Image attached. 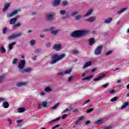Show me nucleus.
Masks as SVG:
<instances>
[{
    "mask_svg": "<svg viewBox=\"0 0 129 129\" xmlns=\"http://www.w3.org/2000/svg\"><path fill=\"white\" fill-rule=\"evenodd\" d=\"M59 126H60V125L57 124V125H56L55 126L52 127V129L57 128V127H59Z\"/></svg>",
    "mask_w": 129,
    "mask_h": 129,
    "instance_id": "nucleus-54",
    "label": "nucleus"
},
{
    "mask_svg": "<svg viewBox=\"0 0 129 129\" xmlns=\"http://www.w3.org/2000/svg\"><path fill=\"white\" fill-rule=\"evenodd\" d=\"M25 65H26V61H25V60H20L18 64V69H19L20 71L22 72V73H24L23 69L25 68Z\"/></svg>",
    "mask_w": 129,
    "mask_h": 129,
    "instance_id": "nucleus-3",
    "label": "nucleus"
},
{
    "mask_svg": "<svg viewBox=\"0 0 129 129\" xmlns=\"http://www.w3.org/2000/svg\"><path fill=\"white\" fill-rule=\"evenodd\" d=\"M82 18V16L81 15H77L75 17V20H80Z\"/></svg>",
    "mask_w": 129,
    "mask_h": 129,
    "instance_id": "nucleus-41",
    "label": "nucleus"
},
{
    "mask_svg": "<svg viewBox=\"0 0 129 129\" xmlns=\"http://www.w3.org/2000/svg\"><path fill=\"white\" fill-rule=\"evenodd\" d=\"M68 4V3L67 2V1H63L62 3V6H63L64 7H65V6H67Z\"/></svg>",
    "mask_w": 129,
    "mask_h": 129,
    "instance_id": "nucleus-45",
    "label": "nucleus"
},
{
    "mask_svg": "<svg viewBox=\"0 0 129 129\" xmlns=\"http://www.w3.org/2000/svg\"><path fill=\"white\" fill-rule=\"evenodd\" d=\"M93 77V75H91L89 77H87L85 78H84L82 79L83 81H84V80H90L91 78H92Z\"/></svg>",
    "mask_w": 129,
    "mask_h": 129,
    "instance_id": "nucleus-23",
    "label": "nucleus"
},
{
    "mask_svg": "<svg viewBox=\"0 0 129 129\" xmlns=\"http://www.w3.org/2000/svg\"><path fill=\"white\" fill-rule=\"evenodd\" d=\"M111 53H112V51H111V50L108 51H107V52L106 53V55L107 56H108V55H110V54H111Z\"/></svg>",
    "mask_w": 129,
    "mask_h": 129,
    "instance_id": "nucleus-50",
    "label": "nucleus"
},
{
    "mask_svg": "<svg viewBox=\"0 0 129 129\" xmlns=\"http://www.w3.org/2000/svg\"><path fill=\"white\" fill-rule=\"evenodd\" d=\"M92 12H93V10L92 9L89 10L86 14L84 15V17H88V16H90V15L92 14Z\"/></svg>",
    "mask_w": 129,
    "mask_h": 129,
    "instance_id": "nucleus-14",
    "label": "nucleus"
},
{
    "mask_svg": "<svg viewBox=\"0 0 129 129\" xmlns=\"http://www.w3.org/2000/svg\"><path fill=\"white\" fill-rule=\"evenodd\" d=\"M60 118H61L60 117H59L58 118H56L55 119L52 120L51 121H49V123H52V122H54V121H57V120H59V119H60Z\"/></svg>",
    "mask_w": 129,
    "mask_h": 129,
    "instance_id": "nucleus-37",
    "label": "nucleus"
},
{
    "mask_svg": "<svg viewBox=\"0 0 129 129\" xmlns=\"http://www.w3.org/2000/svg\"><path fill=\"white\" fill-rule=\"evenodd\" d=\"M50 31H51V33L53 35H56L57 33H58V30H54V27H50L49 29Z\"/></svg>",
    "mask_w": 129,
    "mask_h": 129,
    "instance_id": "nucleus-15",
    "label": "nucleus"
},
{
    "mask_svg": "<svg viewBox=\"0 0 129 129\" xmlns=\"http://www.w3.org/2000/svg\"><path fill=\"white\" fill-rule=\"evenodd\" d=\"M91 64H92V63L91 62V61H88V62H86L84 66H83L82 68L83 69H85V68H87V67H89V66H91Z\"/></svg>",
    "mask_w": 129,
    "mask_h": 129,
    "instance_id": "nucleus-11",
    "label": "nucleus"
},
{
    "mask_svg": "<svg viewBox=\"0 0 129 129\" xmlns=\"http://www.w3.org/2000/svg\"><path fill=\"white\" fill-rule=\"evenodd\" d=\"M126 10H127V8H123V9L120 10L119 11H118L117 12V14L120 15V14H121L122 13H123L124 12V11H126Z\"/></svg>",
    "mask_w": 129,
    "mask_h": 129,
    "instance_id": "nucleus-21",
    "label": "nucleus"
},
{
    "mask_svg": "<svg viewBox=\"0 0 129 129\" xmlns=\"http://www.w3.org/2000/svg\"><path fill=\"white\" fill-rule=\"evenodd\" d=\"M53 49L56 50V51H59L61 50V45L60 44H56L53 46Z\"/></svg>",
    "mask_w": 129,
    "mask_h": 129,
    "instance_id": "nucleus-16",
    "label": "nucleus"
},
{
    "mask_svg": "<svg viewBox=\"0 0 129 129\" xmlns=\"http://www.w3.org/2000/svg\"><path fill=\"white\" fill-rule=\"evenodd\" d=\"M70 110H72V108H70V109L68 108H67L65 110L63 111L62 112H66L67 111H70Z\"/></svg>",
    "mask_w": 129,
    "mask_h": 129,
    "instance_id": "nucleus-47",
    "label": "nucleus"
},
{
    "mask_svg": "<svg viewBox=\"0 0 129 129\" xmlns=\"http://www.w3.org/2000/svg\"><path fill=\"white\" fill-rule=\"evenodd\" d=\"M128 105V102H126L125 103H124L121 106V108L122 109H123V108H125V107H126V106H127Z\"/></svg>",
    "mask_w": 129,
    "mask_h": 129,
    "instance_id": "nucleus-31",
    "label": "nucleus"
},
{
    "mask_svg": "<svg viewBox=\"0 0 129 129\" xmlns=\"http://www.w3.org/2000/svg\"><path fill=\"white\" fill-rule=\"evenodd\" d=\"M59 14L61 15L62 16H64V15H66L64 16H63L61 17V20H67L68 18H69V12L66 11V10H60L59 11Z\"/></svg>",
    "mask_w": 129,
    "mask_h": 129,
    "instance_id": "nucleus-4",
    "label": "nucleus"
},
{
    "mask_svg": "<svg viewBox=\"0 0 129 129\" xmlns=\"http://www.w3.org/2000/svg\"><path fill=\"white\" fill-rule=\"evenodd\" d=\"M40 38H45V35H44V34H41L40 35Z\"/></svg>",
    "mask_w": 129,
    "mask_h": 129,
    "instance_id": "nucleus-60",
    "label": "nucleus"
},
{
    "mask_svg": "<svg viewBox=\"0 0 129 129\" xmlns=\"http://www.w3.org/2000/svg\"><path fill=\"white\" fill-rule=\"evenodd\" d=\"M105 77V75H102L101 76L98 77L97 78L94 79V81H98L99 80H101L102 78H104Z\"/></svg>",
    "mask_w": 129,
    "mask_h": 129,
    "instance_id": "nucleus-17",
    "label": "nucleus"
},
{
    "mask_svg": "<svg viewBox=\"0 0 129 129\" xmlns=\"http://www.w3.org/2000/svg\"><path fill=\"white\" fill-rule=\"evenodd\" d=\"M39 94L40 96H44L45 95V92L43 91L40 92Z\"/></svg>",
    "mask_w": 129,
    "mask_h": 129,
    "instance_id": "nucleus-46",
    "label": "nucleus"
},
{
    "mask_svg": "<svg viewBox=\"0 0 129 129\" xmlns=\"http://www.w3.org/2000/svg\"><path fill=\"white\" fill-rule=\"evenodd\" d=\"M90 123V121H87L86 122V124H89Z\"/></svg>",
    "mask_w": 129,
    "mask_h": 129,
    "instance_id": "nucleus-64",
    "label": "nucleus"
},
{
    "mask_svg": "<svg viewBox=\"0 0 129 129\" xmlns=\"http://www.w3.org/2000/svg\"><path fill=\"white\" fill-rule=\"evenodd\" d=\"M102 123V120H98L95 122V124H101Z\"/></svg>",
    "mask_w": 129,
    "mask_h": 129,
    "instance_id": "nucleus-39",
    "label": "nucleus"
},
{
    "mask_svg": "<svg viewBox=\"0 0 129 129\" xmlns=\"http://www.w3.org/2000/svg\"><path fill=\"white\" fill-rule=\"evenodd\" d=\"M8 121L9 122V124H12V120L10 119H8Z\"/></svg>",
    "mask_w": 129,
    "mask_h": 129,
    "instance_id": "nucleus-63",
    "label": "nucleus"
},
{
    "mask_svg": "<svg viewBox=\"0 0 129 129\" xmlns=\"http://www.w3.org/2000/svg\"><path fill=\"white\" fill-rule=\"evenodd\" d=\"M11 6V3H6L4 5V8L3 9V12H7V11H8L9 10V8H10V7Z\"/></svg>",
    "mask_w": 129,
    "mask_h": 129,
    "instance_id": "nucleus-9",
    "label": "nucleus"
},
{
    "mask_svg": "<svg viewBox=\"0 0 129 129\" xmlns=\"http://www.w3.org/2000/svg\"><path fill=\"white\" fill-rule=\"evenodd\" d=\"M35 44H36V40L32 39L30 41V45H31V46H34V45H35Z\"/></svg>",
    "mask_w": 129,
    "mask_h": 129,
    "instance_id": "nucleus-33",
    "label": "nucleus"
},
{
    "mask_svg": "<svg viewBox=\"0 0 129 129\" xmlns=\"http://www.w3.org/2000/svg\"><path fill=\"white\" fill-rule=\"evenodd\" d=\"M55 16V13L51 12L50 13H48L46 14V20L47 21H52L54 20V16Z\"/></svg>",
    "mask_w": 129,
    "mask_h": 129,
    "instance_id": "nucleus-6",
    "label": "nucleus"
},
{
    "mask_svg": "<svg viewBox=\"0 0 129 129\" xmlns=\"http://www.w3.org/2000/svg\"><path fill=\"white\" fill-rule=\"evenodd\" d=\"M96 19V17H95V16H93L88 18L86 20V21H87V22H90V23H92V22H94Z\"/></svg>",
    "mask_w": 129,
    "mask_h": 129,
    "instance_id": "nucleus-10",
    "label": "nucleus"
},
{
    "mask_svg": "<svg viewBox=\"0 0 129 129\" xmlns=\"http://www.w3.org/2000/svg\"><path fill=\"white\" fill-rule=\"evenodd\" d=\"M101 50H102V46H98L94 51L95 54L97 55H100L101 54Z\"/></svg>",
    "mask_w": 129,
    "mask_h": 129,
    "instance_id": "nucleus-8",
    "label": "nucleus"
},
{
    "mask_svg": "<svg viewBox=\"0 0 129 129\" xmlns=\"http://www.w3.org/2000/svg\"><path fill=\"white\" fill-rule=\"evenodd\" d=\"M4 80H5V77L4 76H0V83H2V82H4Z\"/></svg>",
    "mask_w": 129,
    "mask_h": 129,
    "instance_id": "nucleus-38",
    "label": "nucleus"
},
{
    "mask_svg": "<svg viewBox=\"0 0 129 129\" xmlns=\"http://www.w3.org/2000/svg\"><path fill=\"white\" fill-rule=\"evenodd\" d=\"M17 63H18V59L14 58H13V60H12V64L13 65H16V64H17Z\"/></svg>",
    "mask_w": 129,
    "mask_h": 129,
    "instance_id": "nucleus-29",
    "label": "nucleus"
},
{
    "mask_svg": "<svg viewBox=\"0 0 129 129\" xmlns=\"http://www.w3.org/2000/svg\"><path fill=\"white\" fill-rule=\"evenodd\" d=\"M26 82H18L16 83V85L18 87H21V86H24V85H26Z\"/></svg>",
    "mask_w": 129,
    "mask_h": 129,
    "instance_id": "nucleus-19",
    "label": "nucleus"
},
{
    "mask_svg": "<svg viewBox=\"0 0 129 129\" xmlns=\"http://www.w3.org/2000/svg\"><path fill=\"white\" fill-rule=\"evenodd\" d=\"M64 57H65V54H62L59 55H58V54H53L51 56V59H52V60L50 62V64L51 65L55 64V63H57L58 61L63 59Z\"/></svg>",
    "mask_w": 129,
    "mask_h": 129,
    "instance_id": "nucleus-2",
    "label": "nucleus"
},
{
    "mask_svg": "<svg viewBox=\"0 0 129 129\" xmlns=\"http://www.w3.org/2000/svg\"><path fill=\"white\" fill-rule=\"evenodd\" d=\"M16 44H17V43L13 42V43H11V44H9V47H8V50H13V46H14V45H16Z\"/></svg>",
    "mask_w": 129,
    "mask_h": 129,
    "instance_id": "nucleus-24",
    "label": "nucleus"
},
{
    "mask_svg": "<svg viewBox=\"0 0 129 129\" xmlns=\"http://www.w3.org/2000/svg\"><path fill=\"white\" fill-rule=\"evenodd\" d=\"M111 128H112V126L109 125V126H107L104 127L103 129H111Z\"/></svg>",
    "mask_w": 129,
    "mask_h": 129,
    "instance_id": "nucleus-51",
    "label": "nucleus"
},
{
    "mask_svg": "<svg viewBox=\"0 0 129 129\" xmlns=\"http://www.w3.org/2000/svg\"><path fill=\"white\" fill-rule=\"evenodd\" d=\"M3 106L4 108H9V106H10V104L8 102H4L3 103Z\"/></svg>",
    "mask_w": 129,
    "mask_h": 129,
    "instance_id": "nucleus-22",
    "label": "nucleus"
},
{
    "mask_svg": "<svg viewBox=\"0 0 129 129\" xmlns=\"http://www.w3.org/2000/svg\"><path fill=\"white\" fill-rule=\"evenodd\" d=\"M60 3H61V0H55L52 3V5L53 7H57L60 5Z\"/></svg>",
    "mask_w": 129,
    "mask_h": 129,
    "instance_id": "nucleus-12",
    "label": "nucleus"
},
{
    "mask_svg": "<svg viewBox=\"0 0 129 129\" xmlns=\"http://www.w3.org/2000/svg\"><path fill=\"white\" fill-rule=\"evenodd\" d=\"M19 18H20V15H18L17 17H15L14 18H15L16 19V21H17Z\"/></svg>",
    "mask_w": 129,
    "mask_h": 129,
    "instance_id": "nucleus-62",
    "label": "nucleus"
},
{
    "mask_svg": "<svg viewBox=\"0 0 129 129\" xmlns=\"http://www.w3.org/2000/svg\"><path fill=\"white\" fill-rule=\"evenodd\" d=\"M111 21H112V18H109L104 21V23L105 24H109V23L111 22Z\"/></svg>",
    "mask_w": 129,
    "mask_h": 129,
    "instance_id": "nucleus-20",
    "label": "nucleus"
},
{
    "mask_svg": "<svg viewBox=\"0 0 129 129\" xmlns=\"http://www.w3.org/2000/svg\"><path fill=\"white\" fill-rule=\"evenodd\" d=\"M44 90L45 92H50L52 91V89H51V87H47L44 89Z\"/></svg>",
    "mask_w": 129,
    "mask_h": 129,
    "instance_id": "nucleus-25",
    "label": "nucleus"
},
{
    "mask_svg": "<svg viewBox=\"0 0 129 129\" xmlns=\"http://www.w3.org/2000/svg\"><path fill=\"white\" fill-rule=\"evenodd\" d=\"M19 27H21V23L20 22H18L17 24L13 25V29H15V28H18Z\"/></svg>",
    "mask_w": 129,
    "mask_h": 129,
    "instance_id": "nucleus-30",
    "label": "nucleus"
},
{
    "mask_svg": "<svg viewBox=\"0 0 129 129\" xmlns=\"http://www.w3.org/2000/svg\"><path fill=\"white\" fill-rule=\"evenodd\" d=\"M89 45H92L93 44H94V39L91 38L90 39L89 41Z\"/></svg>",
    "mask_w": 129,
    "mask_h": 129,
    "instance_id": "nucleus-32",
    "label": "nucleus"
},
{
    "mask_svg": "<svg viewBox=\"0 0 129 129\" xmlns=\"http://www.w3.org/2000/svg\"><path fill=\"white\" fill-rule=\"evenodd\" d=\"M89 33L88 30H82V31H76L73 32L71 34L72 37L75 38H80V37H83V36H86Z\"/></svg>",
    "mask_w": 129,
    "mask_h": 129,
    "instance_id": "nucleus-1",
    "label": "nucleus"
},
{
    "mask_svg": "<svg viewBox=\"0 0 129 129\" xmlns=\"http://www.w3.org/2000/svg\"><path fill=\"white\" fill-rule=\"evenodd\" d=\"M90 101V100H87L85 101L84 104H86V103H88V102H89Z\"/></svg>",
    "mask_w": 129,
    "mask_h": 129,
    "instance_id": "nucleus-58",
    "label": "nucleus"
},
{
    "mask_svg": "<svg viewBox=\"0 0 129 129\" xmlns=\"http://www.w3.org/2000/svg\"><path fill=\"white\" fill-rule=\"evenodd\" d=\"M6 32H7V28H5L3 30V34H6Z\"/></svg>",
    "mask_w": 129,
    "mask_h": 129,
    "instance_id": "nucleus-56",
    "label": "nucleus"
},
{
    "mask_svg": "<svg viewBox=\"0 0 129 129\" xmlns=\"http://www.w3.org/2000/svg\"><path fill=\"white\" fill-rule=\"evenodd\" d=\"M94 109L93 108H91L90 109H87L86 111V112H87L88 113H89V112H91V111H93Z\"/></svg>",
    "mask_w": 129,
    "mask_h": 129,
    "instance_id": "nucleus-40",
    "label": "nucleus"
},
{
    "mask_svg": "<svg viewBox=\"0 0 129 129\" xmlns=\"http://www.w3.org/2000/svg\"><path fill=\"white\" fill-rule=\"evenodd\" d=\"M72 53L74 55H76V54H79V51L76 49H74L72 50Z\"/></svg>",
    "mask_w": 129,
    "mask_h": 129,
    "instance_id": "nucleus-28",
    "label": "nucleus"
},
{
    "mask_svg": "<svg viewBox=\"0 0 129 129\" xmlns=\"http://www.w3.org/2000/svg\"><path fill=\"white\" fill-rule=\"evenodd\" d=\"M40 51H41V50H40V49H36L35 50V53H36V54H38V53H40Z\"/></svg>",
    "mask_w": 129,
    "mask_h": 129,
    "instance_id": "nucleus-55",
    "label": "nucleus"
},
{
    "mask_svg": "<svg viewBox=\"0 0 129 129\" xmlns=\"http://www.w3.org/2000/svg\"><path fill=\"white\" fill-rule=\"evenodd\" d=\"M112 93H115V91H114V90H112L110 91V94H112Z\"/></svg>",
    "mask_w": 129,
    "mask_h": 129,
    "instance_id": "nucleus-59",
    "label": "nucleus"
},
{
    "mask_svg": "<svg viewBox=\"0 0 129 129\" xmlns=\"http://www.w3.org/2000/svg\"><path fill=\"white\" fill-rule=\"evenodd\" d=\"M76 15H78V12L75 11V12H72L71 13V16L73 17V16H76Z\"/></svg>",
    "mask_w": 129,
    "mask_h": 129,
    "instance_id": "nucleus-35",
    "label": "nucleus"
},
{
    "mask_svg": "<svg viewBox=\"0 0 129 129\" xmlns=\"http://www.w3.org/2000/svg\"><path fill=\"white\" fill-rule=\"evenodd\" d=\"M67 117V114H66L62 115V116H61L62 119H65V118H66Z\"/></svg>",
    "mask_w": 129,
    "mask_h": 129,
    "instance_id": "nucleus-52",
    "label": "nucleus"
},
{
    "mask_svg": "<svg viewBox=\"0 0 129 129\" xmlns=\"http://www.w3.org/2000/svg\"><path fill=\"white\" fill-rule=\"evenodd\" d=\"M87 73V72H85V73L82 74V77H84V76H85V75H86Z\"/></svg>",
    "mask_w": 129,
    "mask_h": 129,
    "instance_id": "nucleus-61",
    "label": "nucleus"
},
{
    "mask_svg": "<svg viewBox=\"0 0 129 129\" xmlns=\"http://www.w3.org/2000/svg\"><path fill=\"white\" fill-rule=\"evenodd\" d=\"M59 105V103H57L56 104H55L54 106H52L51 107V108L52 109H56V108H57V107H58V106Z\"/></svg>",
    "mask_w": 129,
    "mask_h": 129,
    "instance_id": "nucleus-43",
    "label": "nucleus"
},
{
    "mask_svg": "<svg viewBox=\"0 0 129 129\" xmlns=\"http://www.w3.org/2000/svg\"><path fill=\"white\" fill-rule=\"evenodd\" d=\"M46 47H50V46H51V43H50V42H47V43L46 44Z\"/></svg>",
    "mask_w": 129,
    "mask_h": 129,
    "instance_id": "nucleus-57",
    "label": "nucleus"
},
{
    "mask_svg": "<svg viewBox=\"0 0 129 129\" xmlns=\"http://www.w3.org/2000/svg\"><path fill=\"white\" fill-rule=\"evenodd\" d=\"M41 105L43 107H46L47 106V102H43Z\"/></svg>",
    "mask_w": 129,
    "mask_h": 129,
    "instance_id": "nucleus-42",
    "label": "nucleus"
},
{
    "mask_svg": "<svg viewBox=\"0 0 129 129\" xmlns=\"http://www.w3.org/2000/svg\"><path fill=\"white\" fill-rule=\"evenodd\" d=\"M107 86H108V84H105L104 85H103L102 86V87H103L104 88H106V87H107Z\"/></svg>",
    "mask_w": 129,
    "mask_h": 129,
    "instance_id": "nucleus-53",
    "label": "nucleus"
},
{
    "mask_svg": "<svg viewBox=\"0 0 129 129\" xmlns=\"http://www.w3.org/2000/svg\"><path fill=\"white\" fill-rule=\"evenodd\" d=\"M117 99V97H114L113 98H112L110 100L112 102H113V101H116Z\"/></svg>",
    "mask_w": 129,
    "mask_h": 129,
    "instance_id": "nucleus-44",
    "label": "nucleus"
},
{
    "mask_svg": "<svg viewBox=\"0 0 129 129\" xmlns=\"http://www.w3.org/2000/svg\"><path fill=\"white\" fill-rule=\"evenodd\" d=\"M57 75L59 76H63V75H65V73L64 72H59L57 73Z\"/></svg>",
    "mask_w": 129,
    "mask_h": 129,
    "instance_id": "nucleus-36",
    "label": "nucleus"
},
{
    "mask_svg": "<svg viewBox=\"0 0 129 129\" xmlns=\"http://www.w3.org/2000/svg\"><path fill=\"white\" fill-rule=\"evenodd\" d=\"M22 71H23V73L24 72H26V73H30L32 72V68L28 67L24 69Z\"/></svg>",
    "mask_w": 129,
    "mask_h": 129,
    "instance_id": "nucleus-13",
    "label": "nucleus"
},
{
    "mask_svg": "<svg viewBox=\"0 0 129 129\" xmlns=\"http://www.w3.org/2000/svg\"><path fill=\"white\" fill-rule=\"evenodd\" d=\"M73 79V76H71V77H69L68 82H70V81H72Z\"/></svg>",
    "mask_w": 129,
    "mask_h": 129,
    "instance_id": "nucleus-49",
    "label": "nucleus"
},
{
    "mask_svg": "<svg viewBox=\"0 0 129 129\" xmlns=\"http://www.w3.org/2000/svg\"><path fill=\"white\" fill-rule=\"evenodd\" d=\"M84 117L83 116L79 117L78 118V122H79V121H81V120H82V119H84Z\"/></svg>",
    "mask_w": 129,
    "mask_h": 129,
    "instance_id": "nucleus-48",
    "label": "nucleus"
},
{
    "mask_svg": "<svg viewBox=\"0 0 129 129\" xmlns=\"http://www.w3.org/2000/svg\"><path fill=\"white\" fill-rule=\"evenodd\" d=\"M16 22H17V19L15 18H12L10 19L9 24L10 25H14V24L16 23Z\"/></svg>",
    "mask_w": 129,
    "mask_h": 129,
    "instance_id": "nucleus-18",
    "label": "nucleus"
},
{
    "mask_svg": "<svg viewBox=\"0 0 129 129\" xmlns=\"http://www.w3.org/2000/svg\"><path fill=\"white\" fill-rule=\"evenodd\" d=\"M26 110V109L25 108H19L18 109V112H24Z\"/></svg>",
    "mask_w": 129,
    "mask_h": 129,
    "instance_id": "nucleus-34",
    "label": "nucleus"
},
{
    "mask_svg": "<svg viewBox=\"0 0 129 129\" xmlns=\"http://www.w3.org/2000/svg\"><path fill=\"white\" fill-rule=\"evenodd\" d=\"M0 51L1 53H3V54H5V53H6V49H5L4 46H1Z\"/></svg>",
    "mask_w": 129,
    "mask_h": 129,
    "instance_id": "nucleus-26",
    "label": "nucleus"
},
{
    "mask_svg": "<svg viewBox=\"0 0 129 129\" xmlns=\"http://www.w3.org/2000/svg\"><path fill=\"white\" fill-rule=\"evenodd\" d=\"M22 34V33L21 32L13 34L8 37V39L9 40H13L14 39H16V38H18V37H21Z\"/></svg>",
    "mask_w": 129,
    "mask_h": 129,
    "instance_id": "nucleus-5",
    "label": "nucleus"
},
{
    "mask_svg": "<svg viewBox=\"0 0 129 129\" xmlns=\"http://www.w3.org/2000/svg\"><path fill=\"white\" fill-rule=\"evenodd\" d=\"M72 71V69H71L67 70L65 71H64V74H70V73H71Z\"/></svg>",
    "mask_w": 129,
    "mask_h": 129,
    "instance_id": "nucleus-27",
    "label": "nucleus"
},
{
    "mask_svg": "<svg viewBox=\"0 0 129 129\" xmlns=\"http://www.w3.org/2000/svg\"><path fill=\"white\" fill-rule=\"evenodd\" d=\"M21 9H19L18 10H16L13 11L11 13H10L7 15L8 18H11L12 17H13V16H15V15H17L19 12H21Z\"/></svg>",
    "mask_w": 129,
    "mask_h": 129,
    "instance_id": "nucleus-7",
    "label": "nucleus"
}]
</instances>
